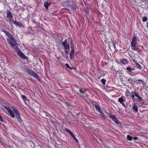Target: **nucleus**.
<instances>
[{
    "label": "nucleus",
    "mask_w": 148,
    "mask_h": 148,
    "mask_svg": "<svg viewBox=\"0 0 148 148\" xmlns=\"http://www.w3.org/2000/svg\"><path fill=\"white\" fill-rule=\"evenodd\" d=\"M5 108L7 110L10 116L13 118L15 117L17 119L16 121L19 122L20 123L22 122V120L20 116V114L17 110L14 107H13V111L9 108L5 107Z\"/></svg>",
    "instance_id": "1"
},
{
    "label": "nucleus",
    "mask_w": 148,
    "mask_h": 148,
    "mask_svg": "<svg viewBox=\"0 0 148 148\" xmlns=\"http://www.w3.org/2000/svg\"><path fill=\"white\" fill-rule=\"evenodd\" d=\"M22 70L27 74L29 75L30 76L35 77L39 81H40V79L38 75L34 71L29 70L27 68L22 67H21Z\"/></svg>",
    "instance_id": "2"
},
{
    "label": "nucleus",
    "mask_w": 148,
    "mask_h": 148,
    "mask_svg": "<svg viewBox=\"0 0 148 148\" xmlns=\"http://www.w3.org/2000/svg\"><path fill=\"white\" fill-rule=\"evenodd\" d=\"M137 44V39L136 37H134L131 42V48L134 50L138 51V47L136 45Z\"/></svg>",
    "instance_id": "3"
},
{
    "label": "nucleus",
    "mask_w": 148,
    "mask_h": 148,
    "mask_svg": "<svg viewBox=\"0 0 148 148\" xmlns=\"http://www.w3.org/2000/svg\"><path fill=\"white\" fill-rule=\"evenodd\" d=\"M71 51L70 54V58L71 60H72L74 56V54L75 52V48L74 45L72 43V40H71Z\"/></svg>",
    "instance_id": "4"
},
{
    "label": "nucleus",
    "mask_w": 148,
    "mask_h": 148,
    "mask_svg": "<svg viewBox=\"0 0 148 148\" xmlns=\"http://www.w3.org/2000/svg\"><path fill=\"white\" fill-rule=\"evenodd\" d=\"M3 32L12 41V42L14 44H16V41L15 40L14 38L13 37L12 35L11 34L3 30Z\"/></svg>",
    "instance_id": "5"
},
{
    "label": "nucleus",
    "mask_w": 148,
    "mask_h": 148,
    "mask_svg": "<svg viewBox=\"0 0 148 148\" xmlns=\"http://www.w3.org/2000/svg\"><path fill=\"white\" fill-rule=\"evenodd\" d=\"M62 45L64 46V49H68V50L69 49V45L68 44L67 40H65L64 42H62Z\"/></svg>",
    "instance_id": "6"
},
{
    "label": "nucleus",
    "mask_w": 148,
    "mask_h": 148,
    "mask_svg": "<svg viewBox=\"0 0 148 148\" xmlns=\"http://www.w3.org/2000/svg\"><path fill=\"white\" fill-rule=\"evenodd\" d=\"M125 101L124 97L122 96L121 97L119 98L118 99V101L124 107H125L126 105L124 103Z\"/></svg>",
    "instance_id": "7"
},
{
    "label": "nucleus",
    "mask_w": 148,
    "mask_h": 148,
    "mask_svg": "<svg viewBox=\"0 0 148 148\" xmlns=\"http://www.w3.org/2000/svg\"><path fill=\"white\" fill-rule=\"evenodd\" d=\"M109 117L112 120H113L116 124H118L119 122L118 120V119L116 117L115 115H110L109 116Z\"/></svg>",
    "instance_id": "8"
},
{
    "label": "nucleus",
    "mask_w": 148,
    "mask_h": 148,
    "mask_svg": "<svg viewBox=\"0 0 148 148\" xmlns=\"http://www.w3.org/2000/svg\"><path fill=\"white\" fill-rule=\"evenodd\" d=\"M18 55L22 58L24 59H27V57L21 51H19L17 52Z\"/></svg>",
    "instance_id": "9"
},
{
    "label": "nucleus",
    "mask_w": 148,
    "mask_h": 148,
    "mask_svg": "<svg viewBox=\"0 0 148 148\" xmlns=\"http://www.w3.org/2000/svg\"><path fill=\"white\" fill-rule=\"evenodd\" d=\"M7 17L9 18H13L12 13L10 10H8L7 11Z\"/></svg>",
    "instance_id": "10"
},
{
    "label": "nucleus",
    "mask_w": 148,
    "mask_h": 148,
    "mask_svg": "<svg viewBox=\"0 0 148 148\" xmlns=\"http://www.w3.org/2000/svg\"><path fill=\"white\" fill-rule=\"evenodd\" d=\"M126 69L128 73L132 75V72L134 70V69L133 68H132L130 67H127Z\"/></svg>",
    "instance_id": "11"
},
{
    "label": "nucleus",
    "mask_w": 148,
    "mask_h": 148,
    "mask_svg": "<svg viewBox=\"0 0 148 148\" xmlns=\"http://www.w3.org/2000/svg\"><path fill=\"white\" fill-rule=\"evenodd\" d=\"M132 109L136 112H138V108L137 106L135 103H134L133 105Z\"/></svg>",
    "instance_id": "12"
},
{
    "label": "nucleus",
    "mask_w": 148,
    "mask_h": 148,
    "mask_svg": "<svg viewBox=\"0 0 148 148\" xmlns=\"http://www.w3.org/2000/svg\"><path fill=\"white\" fill-rule=\"evenodd\" d=\"M132 61L136 63V67L139 69H141V67L140 66V64L138 63H137L136 61L133 59L132 58Z\"/></svg>",
    "instance_id": "13"
},
{
    "label": "nucleus",
    "mask_w": 148,
    "mask_h": 148,
    "mask_svg": "<svg viewBox=\"0 0 148 148\" xmlns=\"http://www.w3.org/2000/svg\"><path fill=\"white\" fill-rule=\"evenodd\" d=\"M93 105L95 108L96 110L99 112L102 110L101 109V108L100 106L97 104H93Z\"/></svg>",
    "instance_id": "14"
},
{
    "label": "nucleus",
    "mask_w": 148,
    "mask_h": 148,
    "mask_svg": "<svg viewBox=\"0 0 148 148\" xmlns=\"http://www.w3.org/2000/svg\"><path fill=\"white\" fill-rule=\"evenodd\" d=\"M120 62L123 64H125L127 63V62L126 59H122L120 60Z\"/></svg>",
    "instance_id": "15"
},
{
    "label": "nucleus",
    "mask_w": 148,
    "mask_h": 148,
    "mask_svg": "<svg viewBox=\"0 0 148 148\" xmlns=\"http://www.w3.org/2000/svg\"><path fill=\"white\" fill-rule=\"evenodd\" d=\"M135 78H132L131 77H130L127 79V80L128 82L130 84H132L133 82L135 81Z\"/></svg>",
    "instance_id": "16"
},
{
    "label": "nucleus",
    "mask_w": 148,
    "mask_h": 148,
    "mask_svg": "<svg viewBox=\"0 0 148 148\" xmlns=\"http://www.w3.org/2000/svg\"><path fill=\"white\" fill-rule=\"evenodd\" d=\"M14 24L16 25L21 27H22L23 26V25L22 23L20 22H19L17 21L14 22Z\"/></svg>",
    "instance_id": "17"
},
{
    "label": "nucleus",
    "mask_w": 148,
    "mask_h": 148,
    "mask_svg": "<svg viewBox=\"0 0 148 148\" xmlns=\"http://www.w3.org/2000/svg\"><path fill=\"white\" fill-rule=\"evenodd\" d=\"M7 40L10 45L14 47V44L12 42V41L10 39L7 38Z\"/></svg>",
    "instance_id": "18"
},
{
    "label": "nucleus",
    "mask_w": 148,
    "mask_h": 148,
    "mask_svg": "<svg viewBox=\"0 0 148 148\" xmlns=\"http://www.w3.org/2000/svg\"><path fill=\"white\" fill-rule=\"evenodd\" d=\"M50 5V3H48L47 1L45 2L44 4V6L46 9H48Z\"/></svg>",
    "instance_id": "19"
},
{
    "label": "nucleus",
    "mask_w": 148,
    "mask_h": 148,
    "mask_svg": "<svg viewBox=\"0 0 148 148\" xmlns=\"http://www.w3.org/2000/svg\"><path fill=\"white\" fill-rule=\"evenodd\" d=\"M135 96L137 97V99L139 101H140L142 100V98L139 96V95L138 93H135Z\"/></svg>",
    "instance_id": "20"
},
{
    "label": "nucleus",
    "mask_w": 148,
    "mask_h": 148,
    "mask_svg": "<svg viewBox=\"0 0 148 148\" xmlns=\"http://www.w3.org/2000/svg\"><path fill=\"white\" fill-rule=\"evenodd\" d=\"M127 138L128 140L129 141H131L132 140V137L128 135L127 136Z\"/></svg>",
    "instance_id": "21"
},
{
    "label": "nucleus",
    "mask_w": 148,
    "mask_h": 148,
    "mask_svg": "<svg viewBox=\"0 0 148 148\" xmlns=\"http://www.w3.org/2000/svg\"><path fill=\"white\" fill-rule=\"evenodd\" d=\"M23 99V100L24 101H26L27 100V97L24 95H21Z\"/></svg>",
    "instance_id": "22"
},
{
    "label": "nucleus",
    "mask_w": 148,
    "mask_h": 148,
    "mask_svg": "<svg viewBox=\"0 0 148 148\" xmlns=\"http://www.w3.org/2000/svg\"><path fill=\"white\" fill-rule=\"evenodd\" d=\"M101 83L103 85H105L106 84V79H102L101 80Z\"/></svg>",
    "instance_id": "23"
},
{
    "label": "nucleus",
    "mask_w": 148,
    "mask_h": 148,
    "mask_svg": "<svg viewBox=\"0 0 148 148\" xmlns=\"http://www.w3.org/2000/svg\"><path fill=\"white\" fill-rule=\"evenodd\" d=\"M99 112L100 114L101 115V116L103 118H104V117H105L104 114H103V113L102 112V110Z\"/></svg>",
    "instance_id": "24"
},
{
    "label": "nucleus",
    "mask_w": 148,
    "mask_h": 148,
    "mask_svg": "<svg viewBox=\"0 0 148 148\" xmlns=\"http://www.w3.org/2000/svg\"><path fill=\"white\" fill-rule=\"evenodd\" d=\"M138 82H137V83H138L139 84H143V82L141 80H137Z\"/></svg>",
    "instance_id": "25"
},
{
    "label": "nucleus",
    "mask_w": 148,
    "mask_h": 148,
    "mask_svg": "<svg viewBox=\"0 0 148 148\" xmlns=\"http://www.w3.org/2000/svg\"><path fill=\"white\" fill-rule=\"evenodd\" d=\"M73 138V139L75 140L78 143V141L77 140V139L75 137V136L74 135L72 136Z\"/></svg>",
    "instance_id": "26"
},
{
    "label": "nucleus",
    "mask_w": 148,
    "mask_h": 148,
    "mask_svg": "<svg viewBox=\"0 0 148 148\" xmlns=\"http://www.w3.org/2000/svg\"><path fill=\"white\" fill-rule=\"evenodd\" d=\"M135 95L134 94H132L130 96V97L132 99V100L134 101V99L135 98Z\"/></svg>",
    "instance_id": "27"
},
{
    "label": "nucleus",
    "mask_w": 148,
    "mask_h": 148,
    "mask_svg": "<svg viewBox=\"0 0 148 148\" xmlns=\"http://www.w3.org/2000/svg\"><path fill=\"white\" fill-rule=\"evenodd\" d=\"M147 20V18L146 17H143V21L144 22H146Z\"/></svg>",
    "instance_id": "28"
},
{
    "label": "nucleus",
    "mask_w": 148,
    "mask_h": 148,
    "mask_svg": "<svg viewBox=\"0 0 148 148\" xmlns=\"http://www.w3.org/2000/svg\"><path fill=\"white\" fill-rule=\"evenodd\" d=\"M65 66L67 68H68L69 69H72V68L71 67H70V66H69V64H68L66 63L65 64Z\"/></svg>",
    "instance_id": "29"
},
{
    "label": "nucleus",
    "mask_w": 148,
    "mask_h": 148,
    "mask_svg": "<svg viewBox=\"0 0 148 148\" xmlns=\"http://www.w3.org/2000/svg\"><path fill=\"white\" fill-rule=\"evenodd\" d=\"M79 91L82 94H83L86 92L85 90L83 91L82 89H80Z\"/></svg>",
    "instance_id": "30"
},
{
    "label": "nucleus",
    "mask_w": 148,
    "mask_h": 148,
    "mask_svg": "<svg viewBox=\"0 0 148 148\" xmlns=\"http://www.w3.org/2000/svg\"><path fill=\"white\" fill-rule=\"evenodd\" d=\"M9 21L10 22H13L14 23V22H15V21H14L13 20V18H9Z\"/></svg>",
    "instance_id": "31"
},
{
    "label": "nucleus",
    "mask_w": 148,
    "mask_h": 148,
    "mask_svg": "<svg viewBox=\"0 0 148 148\" xmlns=\"http://www.w3.org/2000/svg\"><path fill=\"white\" fill-rule=\"evenodd\" d=\"M128 93H129V94L132 95V94H134L135 95V93H136L134 91H132L131 93H129V92H128Z\"/></svg>",
    "instance_id": "32"
},
{
    "label": "nucleus",
    "mask_w": 148,
    "mask_h": 148,
    "mask_svg": "<svg viewBox=\"0 0 148 148\" xmlns=\"http://www.w3.org/2000/svg\"><path fill=\"white\" fill-rule=\"evenodd\" d=\"M69 133L72 136L74 135L73 134V133L71 131L69 132Z\"/></svg>",
    "instance_id": "33"
},
{
    "label": "nucleus",
    "mask_w": 148,
    "mask_h": 148,
    "mask_svg": "<svg viewBox=\"0 0 148 148\" xmlns=\"http://www.w3.org/2000/svg\"><path fill=\"white\" fill-rule=\"evenodd\" d=\"M112 45H113V46L114 49H116V47L115 46V44H114V43L113 42H112Z\"/></svg>",
    "instance_id": "34"
},
{
    "label": "nucleus",
    "mask_w": 148,
    "mask_h": 148,
    "mask_svg": "<svg viewBox=\"0 0 148 148\" xmlns=\"http://www.w3.org/2000/svg\"><path fill=\"white\" fill-rule=\"evenodd\" d=\"M132 138L133 139H134V140H136L138 138L136 137H132Z\"/></svg>",
    "instance_id": "35"
},
{
    "label": "nucleus",
    "mask_w": 148,
    "mask_h": 148,
    "mask_svg": "<svg viewBox=\"0 0 148 148\" xmlns=\"http://www.w3.org/2000/svg\"><path fill=\"white\" fill-rule=\"evenodd\" d=\"M0 121L1 122H2L3 121V119L2 117L1 116H0Z\"/></svg>",
    "instance_id": "36"
},
{
    "label": "nucleus",
    "mask_w": 148,
    "mask_h": 148,
    "mask_svg": "<svg viewBox=\"0 0 148 148\" xmlns=\"http://www.w3.org/2000/svg\"><path fill=\"white\" fill-rule=\"evenodd\" d=\"M65 130L66 131L68 132V133H69V132H70L71 131L69 130V129H67V128H66Z\"/></svg>",
    "instance_id": "37"
},
{
    "label": "nucleus",
    "mask_w": 148,
    "mask_h": 148,
    "mask_svg": "<svg viewBox=\"0 0 148 148\" xmlns=\"http://www.w3.org/2000/svg\"><path fill=\"white\" fill-rule=\"evenodd\" d=\"M67 49H64L65 53L66 54H67L68 53V51H67Z\"/></svg>",
    "instance_id": "38"
},
{
    "label": "nucleus",
    "mask_w": 148,
    "mask_h": 148,
    "mask_svg": "<svg viewBox=\"0 0 148 148\" xmlns=\"http://www.w3.org/2000/svg\"><path fill=\"white\" fill-rule=\"evenodd\" d=\"M14 47L16 49V48H17V47L16 46H15V47L14 45Z\"/></svg>",
    "instance_id": "39"
},
{
    "label": "nucleus",
    "mask_w": 148,
    "mask_h": 148,
    "mask_svg": "<svg viewBox=\"0 0 148 148\" xmlns=\"http://www.w3.org/2000/svg\"><path fill=\"white\" fill-rule=\"evenodd\" d=\"M86 98H84V99L85 100H86Z\"/></svg>",
    "instance_id": "40"
},
{
    "label": "nucleus",
    "mask_w": 148,
    "mask_h": 148,
    "mask_svg": "<svg viewBox=\"0 0 148 148\" xmlns=\"http://www.w3.org/2000/svg\"><path fill=\"white\" fill-rule=\"evenodd\" d=\"M147 26L148 27V23L147 24Z\"/></svg>",
    "instance_id": "41"
}]
</instances>
